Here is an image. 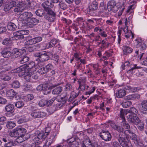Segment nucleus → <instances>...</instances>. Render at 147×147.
Masks as SVG:
<instances>
[{
	"mask_svg": "<svg viewBox=\"0 0 147 147\" xmlns=\"http://www.w3.org/2000/svg\"><path fill=\"white\" fill-rule=\"evenodd\" d=\"M26 132V129L21 126H18L13 129L12 132H11V136L14 137H24L27 135V134L24 135Z\"/></svg>",
	"mask_w": 147,
	"mask_h": 147,
	"instance_id": "1",
	"label": "nucleus"
},
{
	"mask_svg": "<svg viewBox=\"0 0 147 147\" xmlns=\"http://www.w3.org/2000/svg\"><path fill=\"white\" fill-rule=\"evenodd\" d=\"M67 98L66 95L63 96L62 95H60L58 98H56L55 97H53L49 100H47V103L48 104V106L49 105H51L54 102L55 100L56 99L57 101L61 102L57 104L58 106L60 107H62L66 102Z\"/></svg>",
	"mask_w": 147,
	"mask_h": 147,
	"instance_id": "2",
	"label": "nucleus"
},
{
	"mask_svg": "<svg viewBox=\"0 0 147 147\" xmlns=\"http://www.w3.org/2000/svg\"><path fill=\"white\" fill-rule=\"evenodd\" d=\"M127 117L130 123L137 125L140 122V120L137 115H133L132 113H128Z\"/></svg>",
	"mask_w": 147,
	"mask_h": 147,
	"instance_id": "3",
	"label": "nucleus"
},
{
	"mask_svg": "<svg viewBox=\"0 0 147 147\" xmlns=\"http://www.w3.org/2000/svg\"><path fill=\"white\" fill-rule=\"evenodd\" d=\"M120 7L116 5L115 1H111L107 4V9L109 11H112L114 13L116 12L119 9Z\"/></svg>",
	"mask_w": 147,
	"mask_h": 147,
	"instance_id": "4",
	"label": "nucleus"
},
{
	"mask_svg": "<svg viewBox=\"0 0 147 147\" xmlns=\"http://www.w3.org/2000/svg\"><path fill=\"white\" fill-rule=\"evenodd\" d=\"M123 134H119L117 140L120 145L123 147H131L130 145L127 138Z\"/></svg>",
	"mask_w": 147,
	"mask_h": 147,
	"instance_id": "5",
	"label": "nucleus"
},
{
	"mask_svg": "<svg viewBox=\"0 0 147 147\" xmlns=\"http://www.w3.org/2000/svg\"><path fill=\"white\" fill-rule=\"evenodd\" d=\"M0 52L2 56L5 58L9 57L12 55L10 48L9 47H4L1 48L0 49Z\"/></svg>",
	"mask_w": 147,
	"mask_h": 147,
	"instance_id": "6",
	"label": "nucleus"
},
{
	"mask_svg": "<svg viewBox=\"0 0 147 147\" xmlns=\"http://www.w3.org/2000/svg\"><path fill=\"white\" fill-rule=\"evenodd\" d=\"M48 135L47 134H45L43 131L40 132L37 136L33 139V141L36 143H38V145L42 143Z\"/></svg>",
	"mask_w": 147,
	"mask_h": 147,
	"instance_id": "7",
	"label": "nucleus"
},
{
	"mask_svg": "<svg viewBox=\"0 0 147 147\" xmlns=\"http://www.w3.org/2000/svg\"><path fill=\"white\" fill-rule=\"evenodd\" d=\"M60 84H42L43 87V93L44 94H47L50 92V91H48L49 89H51L53 88L59 86Z\"/></svg>",
	"mask_w": 147,
	"mask_h": 147,
	"instance_id": "8",
	"label": "nucleus"
},
{
	"mask_svg": "<svg viewBox=\"0 0 147 147\" xmlns=\"http://www.w3.org/2000/svg\"><path fill=\"white\" fill-rule=\"evenodd\" d=\"M99 136L102 140L106 141H110L111 139V134L108 131L102 130L99 133Z\"/></svg>",
	"mask_w": 147,
	"mask_h": 147,
	"instance_id": "9",
	"label": "nucleus"
},
{
	"mask_svg": "<svg viewBox=\"0 0 147 147\" xmlns=\"http://www.w3.org/2000/svg\"><path fill=\"white\" fill-rule=\"evenodd\" d=\"M98 3L96 0L93 1L91 4L89 6L88 11L89 13L92 16H94L95 15L94 11L97 9L98 8Z\"/></svg>",
	"mask_w": 147,
	"mask_h": 147,
	"instance_id": "10",
	"label": "nucleus"
},
{
	"mask_svg": "<svg viewBox=\"0 0 147 147\" xmlns=\"http://www.w3.org/2000/svg\"><path fill=\"white\" fill-rule=\"evenodd\" d=\"M135 44L137 48H140V50L142 51L145 50L146 48V46L144 43L143 40L141 38H138L135 40Z\"/></svg>",
	"mask_w": 147,
	"mask_h": 147,
	"instance_id": "11",
	"label": "nucleus"
},
{
	"mask_svg": "<svg viewBox=\"0 0 147 147\" xmlns=\"http://www.w3.org/2000/svg\"><path fill=\"white\" fill-rule=\"evenodd\" d=\"M39 22L38 20L34 18H32L29 19L26 22H24V24L28 28H33Z\"/></svg>",
	"mask_w": 147,
	"mask_h": 147,
	"instance_id": "12",
	"label": "nucleus"
},
{
	"mask_svg": "<svg viewBox=\"0 0 147 147\" xmlns=\"http://www.w3.org/2000/svg\"><path fill=\"white\" fill-rule=\"evenodd\" d=\"M32 16L33 14L31 12H25L20 15L19 19L22 21V23H24V22L27 21V20L32 18Z\"/></svg>",
	"mask_w": 147,
	"mask_h": 147,
	"instance_id": "13",
	"label": "nucleus"
},
{
	"mask_svg": "<svg viewBox=\"0 0 147 147\" xmlns=\"http://www.w3.org/2000/svg\"><path fill=\"white\" fill-rule=\"evenodd\" d=\"M130 137V139L132 140V142L136 145H139L141 146L143 145V144L142 141L135 134L132 133Z\"/></svg>",
	"mask_w": 147,
	"mask_h": 147,
	"instance_id": "14",
	"label": "nucleus"
},
{
	"mask_svg": "<svg viewBox=\"0 0 147 147\" xmlns=\"http://www.w3.org/2000/svg\"><path fill=\"white\" fill-rule=\"evenodd\" d=\"M45 113L43 112L34 111L30 113V116L34 119L43 117L45 116Z\"/></svg>",
	"mask_w": 147,
	"mask_h": 147,
	"instance_id": "15",
	"label": "nucleus"
},
{
	"mask_svg": "<svg viewBox=\"0 0 147 147\" xmlns=\"http://www.w3.org/2000/svg\"><path fill=\"white\" fill-rule=\"evenodd\" d=\"M141 95L138 94H134L128 95L125 97V99L127 100H138L140 98Z\"/></svg>",
	"mask_w": 147,
	"mask_h": 147,
	"instance_id": "16",
	"label": "nucleus"
},
{
	"mask_svg": "<svg viewBox=\"0 0 147 147\" xmlns=\"http://www.w3.org/2000/svg\"><path fill=\"white\" fill-rule=\"evenodd\" d=\"M45 51L42 52L40 55L39 61H40L44 62L48 60L49 59V55Z\"/></svg>",
	"mask_w": 147,
	"mask_h": 147,
	"instance_id": "17",
	"label": "nucleus"
},
{
	"mask_svg": "<svg viewBox=\"0 0 147 147\" xmlns=\"http://www.w3.org/2000/svg\"><path fill=\"white\" fill-rule=\"evenodd\" d=\"M42 6L45 10L46 11V9L47 10L52 8L53 5L51 1H47L42 4Z\"/></svg>",
	"mask_w": 147,
	"mask_h": 147,
	"instance_id": "18",
	"label": "nucleus"
},
{
	"mask_svg": "<svg viewBox=\"0 0 147 147\" xmlns=\"http://www.w3.org/2000/svg\"><path fill=\"white\" fill-rule=\"evenodd\" d=\"M124 66H130L131 69H129L127 71V72L129 74H131L132 72V71L135 69H139L140 68V67H138L136 66V65H130V62L129 61L125 62L124 64Z\"/></svg>",
	"mask_w": 147,
	"mask_h": 147,
	"instance_id": "19",
	"label": "nucleus"
},
{
	"mask_svg": "<svg viewBox=\"0 0 147 147\" xmlns=\"http://www.w3.org/2000/svg\"><path fill=\"white\" fill-rule=\"evenodd\" d=\"M141 112L144 114H147V100H143L141 102Z\"/></svg>",
	"mask_w": 147,
	"mask_h": 147,
	"instance_id": "20",
	"label": "nucleus"
},
{
	"mask_svg": "<svg viewBox=\"0 0 147 147\" xmlns=\"http://www.w3.org/2000/svg\"><path fill=\"white\" fill-rule=\"evenodd\" d=\"M126 94V91L124 89H120L116 91L115 94L118 98H121L125 96Z\"/></svg>",
	"mask_w": 147,
	"mask_h": 147,
	"instance_id": "21",
	"label": "nucleus"
},
{
	"mask_svg": "<svg viewBox=\"0 0 147 147\" xmlns=\"http://www.w3.org/2000/svg\"><path fill=\"white\" fill-rule=\"evenodd\" d=\"M13 38L16 40L22 39L24 38V36L22 35L20 31H19L14 32L13 33Z\"/></svg>",
	"mask_w": 147,
	"mask_h": 147,
	"instance_id": "22",
	"label": "nucleus"
},
{
	"mask_svg": "<svg viewBox=\"0 0 147 147\" xmlns=\"http://www.w3.org/2000/svg\"><path fill=\"white\" fill-rule=\"evenodd\" d=\"M9 5L12 7H20V5L22 3L20 1V0H13L9 2Z\"/></svg>",
	"mask_w": 147,
	"mask_h": 147,
	"instance_id": "23",
	"label": "nucleus"
},
{
	"mask_svg": "<svg viewBox=\"0 0 147 147\" xmlns=\"http://www.w3.org/2000/svg\"><path fill=\"white\" fill-rule=\"evenodd\" d=\"M124 54L127 55L128 53H131L132 51V49L129 46L126 45L123 46V47Z\"/></svg>",
	"mask_w": 147,
	"mask_h": 147,
	"instance_id": "24",
	"label": "nucleus"
},
{
	"mask_svg": "<svg viewBox=\"0 0 147 147\" xmlns=\"http://www.w3.org/2000/svg\"><path fill=\"white\" fill-rule=\"evenodd\" d=\"M23 51L21 49H14L13 52H12V54L16 58L22 55Z\"/></svg>",
	"mask_w": 147,
	"mask_h": 147,
	"instance_id": "25",
	"label": "nucleus"
},
{
	"mask_svg": "<svg viewBox=\"0 0 147 147\" xmlns=\"http://www.w3.org/2000/svg\"><path fill=\"white\" fill-rule=\"evenodd\" d=\"M63 91V88L61 86L58 87L54 89L52 91L53 94L57 95L59 94Z\"/></svg>",
	"mask_w": 147,
	"mask_h": 147,
	"instance_id": "26",
	"label": "nucleus"
},
{
	"mask_svg": "<svg viewBox=\"0 0 147 147\" xmlns=\"http://www.w3.org/2000/svg\"><path fill=\"white\" fill-rule=\"evenodd\" d=\"M0 74V78L3 80L8 81L10 80L11 79V76H8L7 74L5 73H3Z\"/></svg>",
	"mask_w": 147,
	"mask_h": 147,
	"instance_id": "27",
	"label": "nucleus"
},
{
	"mask_svg": "<svg viewBox=\"0 0 147 147\" xmlns=\"http://www.w3.org/2000/svg\"><path fill=\"white\" fill-rule=\"evenodd\" d=\"M29 60V57L26 55L21 56L19 60V62L21 64H23L28 61Z\"/></svg>",
	"mask_w": 147,
	"mask_h": 147,
	"instance_id": "28",
	"label": "nucleus"
},
{
	"mask_svg": "<svg viewBox=\"0 0 147 147\" xmlns=\"http://www.w3.org/2000/svg\"><path fill=\"white\" fill-rule=\"evenodd\" d=\"M7 27L9 30L10 31H14L17 28V26L15 24L10 22L8 23L7 25Z\"/></svg>",
	"mask_w": 147,
	"mask_h": 147,
	"instance_id": "29",
	"label": "nucleus"
},
{
	"mask_svg": "<svg viewBox=\"0 0 147 147\" xmlns=\"http://www.w3.org/2000/svg\"><path fill=\"white\" fill-rule=\"evenodd\" d=\"M86 143L89 147H94V142L89 138L86 139ZM82 147H86L84 143L82 144Z\"/></svg>",
	"mask_w": 147,
	"mask_h": 147,
	"instance_id": "30",
	"label": "nucleus"
},
{
	"mask_svg": "<svg viewBox=\"0 0 147 147\" xmlns=\"http://www.w3.org/2000/svg\"><path fill=\"white\" fill-rule=\"evenodd\" d=\"M127 89L131 92H136L141 90V88L140 87H133L131 86H127Z\"/></svg>",
	"mask_w": 147,
	"mask_h": 147,
	"instance_id": "31",
	"label": "nucleus"
},
{
	"mask_svg": "<svg viewBox=\"0 0 147 147\" xmlns=\"http://www.w3.org/2000/svg\"><path fill=\"white\" fill-rule=\"evenodd\" d=\"M6 94L8 96L13 97L16 94V92L13 90L11 89L7 91Z\"/></svg>",
	"mask_w": 147,
	"mask_h": 147,
	"instance_id": "32",
	"label": "nucleus"
},
{
	"mask_svg": "<svg viewBox=\"0 0 147 147\" xmlns=\"http://www.w3.org/2000/svg\"><path fill=\"white\" fill-rule=\"evenodd\" d=\"M20 1L22 3V4L20 5V7L21 6L23 7H28L30 6V1L26 0L23 1L22 0H20Z\"/></svg>",
	"mask_w": 147,
	"mask_h": 147,
	"instance_id": "33",
	"label": "nucleus"
},
{
	"mask_svg": "<svg viewBox=\"0 0 147 147\" xmlns=\"http://www.w3.org/2000/svg\"><path fill=\"white\" fill-rule=\"evenodd\" d=\"M114 129L119 132L120 133L119 134H123V135L124 136L125 135V132H123L124 131L123 128L120 126L116 125Z\"/></svg>",
	"mask_w": 147,
	"mask_h": 147,
	"instance_id": "34",
	"label": "nucleus"
},
{
	"mask_svg": "<svg viewBox=\"0 0 147 147\" xmlns=\"http://www.w3.org/2000/svg\"><path fill=\"white\" fill-rule=\"evenodd\" d=\"M47 100L45 99H42L38 102V105L40 107H42L45 106H48L47 103Z\"/></svg>",
	"mask_w": 147,
	"mask_h": 147,
	"instance_id": "35",
	"label": "nucleus"
},
{
	"mask_svg": "<svg viewBox=\"0 0 147 147\" xmlns=\"http://www.w3.org/2000/svg\"><path fill=\"white\" fill-rule=\"evenodd\" d=\"M45 11L47 12V13H45V15L44 16H56V13L51 8L47 10L46 9V10Z\"/></svg>",
	"mask_w": 147,
	"mask_h": 147,
	"instance_id": "36",
	"label": "nucleus"
},
{
	"mask_svg": "<svg viewBox=\"0 0 147 147\" xmlns=\"http://www.w3.org/2000/svg\"><path fill=\"white\" fill-rule=\"evenodd\" d=\"M14 107V106L13 105L11 104H8L5 107V109L7 111L10 112L13 110Z\"/></svg>",
	"mask_w": 147,
	"mask_h": 147,
	"instance_id": "37",
	"label": "nucleus"
},
{
	"mask_svg": "<svg viewBox=\"0 0 147 147\" xmlns=\"http://www.w3.org/2000/svg\"><path fill=\"white\" fill-rule=\"evenodd\" d=\"M44 18L48 21L50 22H53L54 21L56 18V16H44Z\"/></svg>",
	"mask_w": 147,
	"mask_h": 147,
	"instance_id": "38",
	"label": "nucleus"
},
{
	"mask_svg": "<svg viewBox=\"0 0 147 147\" xmlns=\"http://www.w3.org/2000/svg\"><path fill=\"white\" fill-rule=\"evenodd\" d=\"M10 68L7 66H3L0 68V74L4 73L7 71L9 70Z\"/></svg>",
	"mask_w": 147,
	"mask_h": 147,
	"instance_id": "39",
	"label": "nucleus"
},
{
	"mask_svg": "<svg viewBox=\"0 0 147 147\" xmlns=\"http://www.w3.org/2000/svg\"><path fill=\"white\" fill-rule=\"evenodd\" d=\"M16 125L15 123L13 121H8L7 123L6 127L9 129H11L14 127Z\"/></svg>",
	"mask_w": 147,
	"mask_h": 147,
	"instance_id": "40",
	"label": "nucleus"
},
{
	"mask_svg": "<svg viewBox=\"0 0 147 147\" xmlns=\"http://www.w3.org/2000/svg\"><path fill=\"white\" fill-rule=\"evenodd\" d=\"M35 13L37 16L40 17H42L43 16H44L45 15V13H44V10L42 9L37 10L36 11Z\"/></svg>",
	"mask_w": 147,
	"mask_h": 147,
	"instance_id": "41",
	"label": "nucleus"
},
{
	"mask_svg": "<svg viewBox=\"0 0 147 147\" xmlns=\"http://www.w3.org/2000/svg\"><path fill=\"white\" fill-rule=\"evenodd\" d=\"M127 114V113L125 109L121 110L119 113L120 117L121 118L122 121H123V119H125V115Z\"/></svg>",
	"mask_w": 147,
	"mask_h": 147,
	"instance_id": "42",
	"label": "nucleus"
},
{
	"mask_svg": "<svg viewBox=\"0 0 147 147\" xmlns=\"http://www.w3.org/2000/svg\"><path fill=\"white\" fill-rule=\"evenodd\" d=\"M17 121L18 123L21 124L26 122L27 120L26 119L25 116L23 115L18 118V119Z\"/></svg>",
	"mask_w": 147,
	"mask_h": 147,
	"instance_id": "43",
	"label": "nucleus"
},
{
	"mask_svg": "<svg viewBox=\"0 0 147 147\" xmlns=\"http://www.w3.org/2000/svg\"><path fill=\"white\" fill-rule=\"evenodd\" d=\"M59 40L55 38L52 39L49 42L50 47H53L57 43Z\"/></svg>",
	"mask_w": 147,
	"mask_h": 147,
	"instance_id": "44",
	"label": "nucleus"
},
{
	"mask_svg": "<svg viewBox=\"0 0 147 147\" xmlns=\"http://www.w3.org/2000/svg\"><path fill=\"white\" fill-rule=\"evenodd\" d=\"M104 8L105 11L102 12H100V13L101 16L102 17H107L109 16V14L108 12L107 11L106 8Z\"/></svg>",
	"mask_w": 147,
	"mask_h": 147,
	"instance_id": "45",
	"label": "nucleus"
},
{
	"mask_svg": "<svg viewBox=\"0 0 147 147\" xmlns=\"http://www.w3.org/2000/svg\"><path fill=\"white\" fill-rule=\"evenodd\" d=\"M129 113H132L133 115H137L138 111L134 107H131L129 111Z\"/></svg>",
	"mask_w": 147,
	"mask_h": 147,
	"instance_id": "46",
	"label": "nucleus"
},
{
	"mask_svg": "<svg viewBox=\"0 0 147 147\" xmlns=\"http://www.w3.org/2000/svg\"><path fill=\"white\" fill-rule=\"evenodd\" d=\"M40 47L43 50L51 48L49 43H46L45 42H43L41 44Z\"/></svg>",
	"mask_w": 147,
	"mask_h": 147,
	"instance_id": "47",
	"label": "nucleus"
},
{
	"mask_svg": "<svg viewBox=\"0 0 147 147\" xmlns=\"http://www.w3.org/2000/svg\"><path fill=\"white\" fill-rule=\"evenodd\" d=\"M28 75L29 76H31L36 71L35 69H28L26 71Z\"/></svg>",
	"mask_w": 147,
	"mask_h": 147,
	"instance_id": "48",
	"label": "nucleus"
},
{
	"mask_svg": "<svg viewBox=\"0 0 147 147\" xmlns=\"http://www.w3.org/2000/svg\"><path fill=\"white\" fill-rule=\"evenodd\" d=\"M59 5L60 8L63 10L66 9L68 7L67 5L65 2H60Z\"/></svg>",
	"mask_w": 147,
	"mask_h": 147,
	"instance_id": "49",
	"label": "nucleus"
},
{
	"mask_svg": "<svg viewBox=\"0 0 147 147\" xmlns=\"http://www.w3.org/2000/svg\"><path fill=\"white\" fill-rule=\"evenodd\" d=\"M55 138L54 136L53 135H51L50 136V138H49L47 141L46 143V145L47 146H49L53 142V139Z\"/></svg>",
	"mask_w": 147,
	"mask_h": 147,
	"instance_id": "50",
	"label": "nucleus"
},
{
	"mask_svg": "<svg viewBox=\"0 0 147 147\" xmlns=\"http://www.w3.org/2000/svg\"><path fill=\"white\" fill-rule=\"evenodd\" d=\"M24 104L22 101L17 102L15 104V106L18 108H20L24 105Z\"/></svg>",
	"mask_w": 147,
	"mask_h": 147,
	"instance_id": "51",
	"label": "nucleus"
},
{
	"mask_svg": "<svg viewBox=\"0 0 147 147\" xmlns=\"http://www.w3.org/2000/svg\"><path fill=\"white\" fill-rule=\"evenodd\" d=\"M34 98L33 95L32 94H30L27 95L24 97V99L26 101H28L32 100Z\"/></svg>",
	"mask_w": 147,
	"mask_h": 147,
	"instance_id": "52",
	"label": "nucleus"
},
{
	"mask_svg": "<svg viewBox=\"0 0 147 147\" xmlns=\"http://www.w3.org/2000/svg\"><path fill=\"white\" fill-rule=\"evenodd\" d=\"M38 73L41 74H44L47 72L45 67H43L39 69L38 71Z\"/></svg>",
	"mask_w": 147,
	"mask_h": 147,
	"instance_id": "53",
	"label": "nucleus"
},
{
	"mask_svg": "<svg viewBox=\"0 0 147 147\" xmlns=\"http://www.w3.org/2000/svg\"><path fill=\"white\" fill-rule=\"evenodd\" d=\"M26 68L32 69L34 68V67L35 65V63L33 61L30 62L29 63L26 64Z\"/></svg>",
	"mask_w": 147,
	"mask_h": 147,
	"instance_id": "54",
	"label": "nucleus"
},
{
	"mask_svg": "<svg viewBox=\"0 0 147 147\" xmlns=\"http://www.w3.org/2000/svg\"><path fill=\"white\" fill-rule=\"evenodd\" d=\"M16 71L17 73H20L22 72L24 73L25 71V68H24V65L22 66L19 67L16 69Z\"/></svg>",
	"mask_w": 147,
	"mask_h": 147,
	"instance_id": "55",
	"label": "nucleus"
},
{
	"mask_svg": "<svg viewBox=\"0 0 147 147\" xmlns=\"http://www.w3.org/2000/svg\"><path fill=\"white\" fill-rule=\"evenodd\" d=\"M122 105L123 107L127 108L132 105V102L130 101H127L122 103Z\"/></svg>",
	"mask_w": 147,
	"mask_h": 147,
	"instance_id": "56",
	"label": "nucleus"
},
{
	"mask_svg": "<svg viewBox=\"0 0 147 147\" xmlns=\"http://www.w3.org/2000/svg\"><path fill=\"white\" fill-rule=\"evenodd\" d=\"M121 125H122L123 127L125 129H129L130 128V126L128 123H126L125 119H123L121 122Z\"/></svg>",
	"mask_w": 147,
	"mask_h": 147,
	"instance_id": "57",
	"label": "nucleus"
},
{
	"mask_svg": "<svg viewBox=\"0 0 147 147\" xmlns=\"http://www.w3.org/2000/svg\"><path fill=\"white\" fill-rule=\"evenodd\" d=\"M14 145V143L11 140H8V141H7L4 144V146L6 147H9Z\"/></svg>",
	"mask_w": 147,
	"mask_h": 147,
	"instance_id": "58",
	"label": "nucleus"
},
{
	"mask_svg": "<svg viewBox=\"0 0 147 147\" xmlns=\"http://www.w3.org/2000/svg\"><path fill=\"white\" fill-rule=\"evenodd\" d=\"M136 6L135 4H133L129 6L127 10V12H132L133 11V9Z\"/></svg>",
	"mask_w": 147,
	"mask_h": 147,
	"instance_id": "59",
	"label": "nucleus"
},
{
	"mask_svg": "<svg viewBox=\"0 0 147 147\" xmlns=\"http://www.w3.org/2000/svg\"><path fill=\"white\" fill-rule=\"evenodd\" d=\"M54 67L53 65L51 63H49L46 65L45 66V68L47 70V72L53 70Z\"/></svg>",
	"mask_w": 147,
	"mask_h": 147,
	"instance_id": "60",
	"label": "nucleus"
},
{
	"mask_svg": "<svg viewBox=\"0 0 147 147\" xmlns=\"http://www.w3.org/2000/svg\"><path fill=\"white\" fill-rule=\"evenodd\" d=\"M97 96V95H96L93 96L89 98L87 100V103L88 104L91 103L92 100H94Z\"/></svg>",
	"mask_w": 147,
	"mask_h": 147,
	"instance_id": "61",
	"label": "nucleus"
},
{
	"mask_svg": "<svg viewBox=\"0 0 147 147\" xmlns=\"http://www.w3.org/2000/svg\"><path fill=\"white\" fill-rule=\"evenodd\" d=\"M12 86L15 88H18L20 86V84L18 81H14L12 84Z\"/></svg>",
	"mask_w": 147,
	"mask_h": 147,
	"instance_id": "62",
	"label": "nucleus"
},
{
	"mask_svg": "<svg viewBox=\"0 0 147 147\" xmlns=\"http://www.w3.org/2000/svg\"><path fill=\"white\" fill-rule=\"evenodd\" d=\"M72 87L70 83H67L65 86V90L66 91H70L71 90Z\"/></svg>",
	"mask_w": 147,
	"mask_h": 147,
	"instance_id": "63",
	"label": "nucleus"
},
{
	"mask_svg": "<svg viewBox=\"0 0 147 147\" xmlns=\"http://www.w3.org/2000/svg\"><path fill=\"white\" fill-rule=\"evenodd\" d=\"M86 89L85 85L80 84V85L78 90H79V92L81 91H84Z\"/></svg>",
	"mask_w": 147,
	"mask_h": 147,
	"instance_id": "64",
	"label": "nucleus"
}]
</instances>
